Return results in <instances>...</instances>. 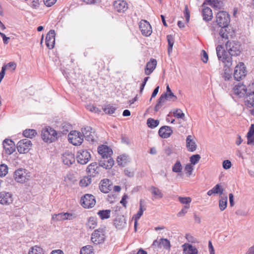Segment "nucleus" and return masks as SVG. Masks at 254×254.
I'll return each instance as SVG.
<instances>
[{
    "mask_svg": "<svg viewBox=\"0 0 254 254\" xmlns=\"http://www.w3.org/2000/svg\"><path fill=\"white\" fill-rule=\"evenodd\" d=\"M217 25L213 26L211 28L212 34L216 39L225 41L231 36L230 29L228 27L230 21V15L224 11L218 12L216 15Z\"/></svg>",
    "mask_w": 254,
    "mask_h": 254,
    "instance_id": "1",
    "label": "nucleus"
},
{
    "mask_svg": "<svg viewBox=\"0 0 254 254\" xmlns=\"http://www.w3.org/2000/svg\"><path fill=\"white\" fill-rule=\"evenodd\" d=\"M225 47L228 54L221 45H218L216 47V54L218 60L222 62L225 66L230 67L232 65V56H238L241 52V45L238 41H228L225 44Z\"/></svg>",
    "mask_w": 254,
    "mask_h": 254,
    "instance_id": "2",
    "label": "nucleus"
},
{
    "mask_svg": "<svg viewBox=\"0 0 254 254\" xmlns=\"http://www.w3.org/2000/svg\"><path fill=\"white\" fill-rule=\"evenodd\" d=\"M42 139L47 143H51L55 141L58 138L57 132L51 127H45L41 131Z\"/></svg>",
    "mask_w": 254,
    "mask_h": 254,
    "instance_id": "3",
    "label": "nucleus"
},
{
    "mask_svg": "<svg viewBox=\"0 0 254 254\" xmlns=\"http://www.w3.org/2000/svg\"><path fill=\"white\" fill-rule=\"evenodd\" d=\"M105 240V229L99 228L94 231L91 235V240L94 244L103 243Z\"/></svg>",
    "mask_w": 254,
    "mask_h": 254,
    "instance_id": "4",
    "label": "nucleus"
},
{
    "mask_svg": "<svg viewBox=\"0 0 254 254\" xmlns=\"http://www.w3.org/2000/svg\"><path fill=\"white\" fill-rule=\"evenodd\" d=\"M77 162L82 165L87 164L91 159L90 153L86 149H81L78 151L76 154Z\"/></svg>",
    "mask_w": 254,
    "mask_h": 254,
    "instance_id": "5",
    "label": "nucleus"
},
{
    "mask_svg": "<svg viewBox=\"0 0 254 254\" xmlns=\"http://www.w3.org/2000/svg\"><path fill=\"white\" fill-rule=\"evenodd\" d=\"M81 204L85 208H92L96 204L95 197L90 194H85L81 199Z\"/></svg>",
    "mask_w": 254,
    "mask_h": 254,
    "instance_id": "6",
    "label": "nucleus"
},
{
    "mask_svg": "<svg viewBox=\"0 0 254 254\" xmlns=\"http://www.w3.org/2000/svg\"><path fill=\"white\" fill-rule=\"evenodd\" d=\"M69 141L74 145H80L83 139L80 132L76 130L71 131L68 135Z\"/></svg>",
    "mask_w": 254,
    "mask_h": 254,
    "instance_id": "7",
    "label": "nucleus"
},
{
    "mask_svg": "<svg viewBox=\"0 0 254 254\" xmlns=\"http://www.w3.org/2000/svg\"><path fill=\"white\" fill-rule=\"evenodd\" d=\"M247 74L246 67L243 63H240L235 68L234 72V78L240 81L244 78Z\"/></svg>",
    "mask_w": 254,
    "mask_h": 254,
    "instance_id": "8",
    "label": "nucleus"
},
{
    "mask_svg": "<svg viewBox=\"0 0 254 254\" xmlns=\"http://www.w3.org/2000/svg\"><path fill=\"white\" fill-rule=\"evenodd\" d=\"M32 146L31 141L28 139H23L17 144V150L20 153H26Z\"/></svg>",
    "mask_w": 254,
    "mask_h": 254,
    "instance_id": "9",
    "label": "nucleus"
},
{
    "mask_svg": "<svg viewBox=\"0 0 254 254\" xmlns=\"http://www.w3.org/2000/svg\"><path fill=\"white\" fill-rule=\"evenodd\" d=\"M139 29L142 34L145 36H149L152 32V28L150 23L145 20H141L139 23Z\"/></svg>",
    "mask_w": 254,
    "mask_h": 254,
    "instance_id": "10",
    "label": "nucleus"
},
{
    "mask_svg": "<svg viewBox=\"0 0 254 254\" xmlns=\"http://www.w3.org/2000/svg\"><path fill=\"white\" fill-rule=\"evenodd\" d=\"M62 159L64 165L70 166L75 162L74 154L72 153L71 151H66L63 154Z\"/></svg>",
    "mask_w": 254,
    "mask_h": 254,
    "instance_id": "11",
    "label": "nucleus"
},
{
    "mask_svg": "<svg viewBox=\"0 0 254 254\" xmlns=\"http://www.w3.org/2000/svg\"><path fill=\"white\" fill-rule=\"evenodd\" d=\"M3 147L6 154H11L15 150V144L13 141L9 139H5L2 142Z\"/></svg>",
    "mask_w": 254,
    "mask_h": 254,
    "instance_id": "12",
    "label": "nucleus"
},
{
    "mask_svg": "<svg viewBox=\"0 0 254 254\" xmlns=\"http://www.w3.org/2000/svg\"><path fill=\"white\" fill-rule=\"evenodd\" d=\"M29 178V173L26 170L21 168L17 170V182L25 183Z\"/></svg>",
    "mask_w": 254,
    "mask_h": 254,
    "instance_id": "13",
    "label": "nucleus"
},
{
    "mask_svg": "<svg viewBox=\"0 0 254 254\" xmlns=\"http://www.w3.org/2000/svg\"><path fill=\"white\" fill-rule=\"evenodd\" d=\"M98 152L102 158L108 159L111 157L113 151L111 148L105 145H101L98 147Z\"/></svg>",
    "mask_w": 254,
    "mask_h": 254,
    "instance_id": "14",
    "label": "nucleus"
},
{
    "mask_svg": "<svg viewBox=\"0 0 254 254\" xmlns=\"http://www.w3.org/2000/svg\"><path fill=\"white\" fill-rule=\"evenodd\" d=\"M81 132L86 140L91 142L94 141L95 132L92 131V128L91 127L87 126L82 127Z\"/></svg>",
    "mask_w": 254,
    "mask_h": 254,
    "instance_id": "15",
    "label": "nucleus"
},
{
    "mask_svg": "<svg viewBox=\"0 0 254 254\" xmlns=\"http://www.w3.org/2000/svg\"><path fill=\"white\" fill-rule=\"evenodd\" d=\"M55 42V31L54 30H50L47 33L46 37V44L49 49L54 48Z\"/></svg>",
    "mask_w": 254,
    "mask_h": 254,
    "instance_id": "16",
    "label": "nucleus"
},
{
    "mask_svg": "<svg viewBox=\"0 0 254 254\" xmlns=\"http://www.w3.org/2000/svg\"><path fill=\"white\" fill-rule=\"evenodd\" d=\"M75 218V216L74 214L69 213H60L53 216V219L56 221L72 220Z\"/></svg>",
    "mask_w": 254,
    "mask_h": 254,
    "instance_id": "17",
    "label": "nucleus"
},
{
    "mask_svg": "<svg viewBox=\"0 0 254 254\" xmlns=\"http://www.w3.org/2000/svg\"><path fill=\"white\" fill-rule=\"evenodd\" d=\"M99 188L102 192L107 193L112 190V183L109 180L104 179L101 181L99 186Z\"/></svg>",
    "mask_w": 254,
    "mask_h": 254,
    "instance_id": "18",
    "label": "nucleus"
},
{
    "mask_svg": "<svg viewBox=\"0 0 254 254\" xmlns=\"http://www.w3.org/2000/svg\"><path fill=\"white\" fill-rule=\"evenodd\" d=\"M193 138V136L190 135L186 138V147L188 151L190 152H194L197 148V145Z\"/></svg>",
    "mask_w": 254,
    "mask_h": 254,
    "instance_id": "19",
    "label": "nucleus"
},
{
    "mask_svg": "<svg viewBox=\"0 0 254 254\" xmlns=\"http://www.w3.org/2000/svg\"><path fill=\"white\" fill-rule=\"evenodd\" d=\"M13 201L12 194L9 192H0V203L9 204Z\"/></svg>",
    "mask_w": 254,
    "mask_h": 254,
    "instance_id": "20",
    "label": "nucleus"
},
{
    "mask_svg": "<svg viewBox=\"0 0 254 254\" xmlns=\"http://www.w3.org/2000/svg\"><path fill=\"white\" fill-rule=\"evenodd\" d=\"M158 133L162 138H167L173 133V130L169 126H163L159 129Z\"/></svg>",
    "mask_w": 254,
    "mask_h": 254,
    "instance_id": "21",
    "label": "nucleus"
},
{
    "mask_svg": "<svg viewBox=\"0 0 254 254\" xmlns=\"http://www.w3.org/2000/svg\"><path fill=\"white\" fill-rule=\"evenodd\" d=\"M204 4L205 2L202 5L203 7L202 9L203 19L206 21H210L213 17L212 11L210 8L205 6Z\"/></svg>",
    "mask_w": 254,
    "mask_h": 254,
    "instance_id": "22",
    "label": "nucleus"
},
{
    "mask_svg": "<svg viewBox=\"0 0 254 254\" xmlns=\"http://www.w3.org/2000/svg\"><path fill=\"white\" fill-rule=\"evenodd\" d=\"M114 8L118 12H124L127 9V4L124 0L115 1L114 3Z\"/></svg>",
    "mask_w": 254,
    "mask_h": 254,
    "instance_id": "23",
    "label": "nucleus"
},
{
    "mask_svg": "<svg viewBox=\"0 0 254 254\" xmlns=\"http://www.w3.org/2000/svg\"><path fill=\"white\" fill-rule=\"evenodd\" d=\"M182 247L183 248L184 254H197L198 253L197 249L190 244L185 243Z\"/></svg>",
    "mask_w": 254,
    "mask_h": 254,
    "instance_id": "24",
    "label": "nucleus"
},
{
    "mask_svg": "<svg viewBox=\"0 0 254 254\" xmlns=\"http://www.w3.org/2000/svg\"><path fill=\"white\" fill-rule=\"evenodd\" d=\"M114 161L110 157L108 159L102 158L99 161V166L103 168L108 169H110L114 165Z\"/></svg>",
    "mask_w": 254,
    "mask_h": 254,
    "instance_id": "25",
    "label": "nucleus"
},
{
    "mask_svg": "<svg viewBox=\"0 0 254 254\" xmlns=\"http://www.w3.org/2000/svg\"><path fill=\"white\" fill-rule=\"evenodd\" d=\"M157 64V61L155 59H151L148 62L145 68V73L146 75H150L155 69Z\"/></svg>",
    "mask_w": 254,
    "mask_h": 254,
    "instance_id": "26",
    "label": "nucleus"
},
{
    "mask_svg": "<svg viewBox=\"0 0 254 254\" xmlns=\"http://www.w3.org/2000/svg\"><path fill=\"white\" fill-rule=\"evenodd\" d=\"M234 91L235 94L241 97L246 93L247 89L245 85L239 83L234 87Z\"/></svg>",
    "mask_w": 254,
    "mask_h": 254,
    "instance_id": "27",
    "label": "nucleus"
},
{
    "mask_svg": "<svg viewBox=\"0 0 254 254\" xmlns=\"http://www.w3.org/2000/svg\"><path fill=\"white\" fill-rule=\"evenodd\" d=\"M149 190L153 196L152 199H160L163 196V194L161 190L157 187L151 186L149 189Z\"/></svg>",
    "mask_w": 254,
    "mask_h": 254,
    "instance_id": "28",
    "label": "nucleus"
},
{
    "mask_svg": "<svg viewBox=\"0 0 254 254\" xmlns=\"http://www.w3.org/2000/svg\"><path fill=\"white\" fill-rule=\"evenodd\" d=\"M167 100L166 94L163 93L159 98L158 102L156 104L154 110L155 112H157L161 108V107L164 105V104Z\"/></svg>",
    "mask_w": 254,
    "mask_h": 254,
    "instance_id": "29",
    "label": "nucleus"
},
{
    "mask_svg": "<svg viewBox=\"0 0 254 254\" xmlns=\"http://www.w3.org/2000/svg\"><path fill=\"white\" fill-rule=\"evenodd\" d=\"M115 226L118 229H122L125 227L126 225L125 219L124 217H117L114 222Z\"/></svg>",
    "mask_w": 254,
    "mask_h": 254,
    "instance_id": "30",
    "label": "nucleus"
},
{
    "mask_svg": "<svg viewBox=\"0 0 254 254\" xmlns=\"http://www.w3.org/2000/svg\"><path fill=\"white\" fill-rule=\"evenodd\" d=\"M254 125H251L249 132L247 133L248 144H254Z\"/></svg>",
    "mask_w": 254,
    "mask_h": 254,
    "instance_id": "31",
    "label": "nucleus"
},
{
    "mask_svg": "<svg viewBox=\"0 0 254 254\" xmlns=\"http://www.w3.org/2000/svg\"><path fill=\"white\" fill-rule=\"evenodd\" d=\"M96 225L97 219L94 217H90L86 222V227L90 230H92L96 227Z\"/></svg>",
    "mask_w": 254,
    "mask_h": 254,
    "instance_id": "32",
    "label": "nucleus"
},
{
    "mask_svg": "<svg viewBox=\"0 0 254 254\" xmlns=\"http://www.w3.org/2000/svg\"><path fill=\"white\" fill-rule=\"evenodd\" d=\"M37 134V131L34 129H26L23 131V135L27 138H32Z\"/></svg>",
    "mask_w": 254,
    "mask_h": 254,
    "instance_id": "33",
    "label": "nucleus"
},
{
    "mask_svg": "<svg viewBox=\"0 0 254 254\" xmlns=\"http://www.w3.org/2000/svg\"><path fill=\"white\" fill-rule=\"evenodd\" d=\"M97 214L102 220L108 219L110 217L111 210L109 209L99 210Z\"/></svg>",
    "mask_w": 254,
    "mask_h": 254,
    "instance_id": "34",
    "label": "nucleus"
},
{
    "mask_svg": "<svg viewBox=\"0 0 254 254\" xmlns=\"http://www.w3.org/2000/svg\"><path fill=\"white\" fill-rule=\"evenodd\" d=\"M227 196H221L219 201V207L221 211H223L225 209L227 206Z\"/></svg>",
    "mask_w": 254,
    "mask_h": 254,
    "instance_id": "35",
    "label": "nucleus"
},
{
    "mask_svg": "<svg viewBox=\"0 0 254 254\" xmlns=\"http://www.w3.org/2000/svg\"><path fill=\"white\" fill-rule=\"evenodd\" d=\"M179 201L182 204H185L184 207L185 209H189L190 206V203L191 201V199L190 197H179Z\"/></svg>",
    "mask_w": 254,
    "mask_h": 254,
    "instance_id": "36",
    "label": "nucleus"
},
{
    "mask_svg": "<svg viewBox=\"0 0 254 254\" xmlns=\"http://www.w3.org/2000/svg\"><path fill=\"white\" fill-rule=\"evenodd\" d=\"M143 200L141 199L139 202V209L137 213L133 217V219L138 220L142 215L143 211L145 210V208L143 207Z\"/></svg>",
    "mask_w": 254,
    "mask_h": 254,
    "instance_id": "37",
    "label": "nucleus"
},
{
    "mask_svg": "<svg viewBox=\"0 0 254 254\" xmlns=\"http://www.w3.org/2000/svg\"><path fill=\"white\" fill-rule=\"evenodd\" d=\"M167 39L168 43V52L169 55L172 52L173 46L174 43V38L171 35H167Z\"/></svg>",
    "mask_w": 254,
    "mask_h": 254,
    "instance_id": "38",
    "label": "nucleus"
},
{
    "mask_svg": "<svg viewBox=\"0 0 254 254\" xmlns=\"http://www.w3.org/2000/svg\"><path fill=\"white\" fill-rule=\"evenodd\" d=\"M98 168V166L97 163L94 162L91 163L87 168V172L91 174V175H94V174L96 173Z\"/></svg>",
    "mask_w": 254,
    "mask_h": 254,
    "instance_id": "39",
    "label": "nucleus"
},
{
    "mask_svg": "<svg viewBox=\"0 0 254 254\" xmlns=\"http://www.w3.org/2000/svg\"><path fill=\"white\" fill-rule=\"evenodd\" d=\"M91 183V175L84 177L80 181V185L82 187H86Z\"/></svg>",
    "mask_w": 254,
    "mask_h": 254,
    "instance_id": "40",
    "label": "nucleus"
},
{
    "mask_svg": "<svg viewBox=\"0 0 254 254\" xmlns=\"http://www.w3.org/2000/svg\"><path fill=\"white\" fill-rule=\"evenodd\" d=\"M209 4L212 6L217 8H221L223 6V2L221 0H207Z\"/></svg>",
    "mask_w": 254,
    "mask_h": 254,
    "instance_id": "41",
    "label": "nucleus"
},
{
    "mask_svg": "<svg viewBox=\"0 0 254 254\" xmlns=\"http://www.w3.org/2000/svg\"><path fill=\"white\" fill-rule=\"evenodd\" d=\"M159 124V121L157 120H154L152 118H149L147 120V125L148 127L151 128L157 127Z\"/></svg>",
    "mask_w": 254,
    "mask_h": 254,
    "instance_id": "42",
    "label": "nucleus"
},
{
    "mask_svg": "<svg viewBox=\"0 0 254 254\" xmlns=\"http://www.w3.org/2000/svg\"><path fill=\"white\" fill-rule=\"evenodd\" d=\"M28 254H44V252L41 247L35 246L30 249Z\"/></svg>",
    "mask_w": 254,
    "mask_h": 254,
    "instance_id": "43",
    "label": "nucleus"
},
{
    "mask_svg": "<svg viewBox=\"0 0 254 254\" xmlns=\"http://www.w3.org/2000/svg\"><path fill=\"white\" fill-rule=\"evenodd\" d=\"M80 254H94L93 249L91 246L83 247L80 250Z\"/></svg>",
    "mask_w": 254,
    "mask_h": 254,
    "instance_id": "44",
    "label": "nucleus"
},
{
    "mask_svg": "<svg viewBox=\"0 0 254 254\" xmlns=\"http://www.w3.org/2000/svg\"><path fill=\"white\" fill-rule=\"evenodd\" d=\"M3 67L7 70L8 72H13L16 69V64L14 62H10L7 64H4Z\"/></svg>",
    "mask_w": 254,
    "mask_h": 254,
    "instance_id": "45",
    "label": "nucleus"
},
{
    "mask_svg": "<svg viewBox=\"0 0 254 254\" xmlns=\"http://www.w3.org/2000/svg\"><path fill=\"white\" fill-rule=\"evenodd\" d=\"M246 102L249 105L254 106V91L249 93L247 94Z\"/></svg>",
    "mask_w": 254,
    "mask_h": 254,
    "instance_id": "46",
    "label": "nucleus"
},
{
    "mask_svg": "<svg viewBox=\"0 0 254 254\" xmlns=\"http://www.w3.org/2000/svg\"><path fill=\"white\" fill-rule=\"evenodd\" d=\"M183 169L180 161H177L172 167V171L175 173H180Z\"/></svg>",
    "mask_w": 254,
    "mask_h": 254,
    "instance_id": "47",
    "label": "nucleus"
},
{
    "mask_svg": "<svg viewBox=\"0 0 254 254\" xmlns=\"http://www.w3.org/2000/svg\"><path fill=\"white\" fill-rule=\"evenodd\" d=\"M214 194H219L221 195L223 193V187L219 184H217L212 189Z\"/></svg>",
    "mask_w": 254,
    "mask_h": 254,
    "instance_id": "48",
    "label": "nucleus"
},
{
    "mask_svg": "<svg viewBox=\"0 0 254 254\" xmlns=\"http://www.w3.org/2000/svg\"><path fill=\"white\" fill-rule=\"evenodd\" d=\"M159 244L162 245L165 249L167 250H170L171 245L170 241L168 239L163 238L161 239Z\"/></svg>",
    "mask_w": 254,
    "mask_h": 254,
    "instance_id": "49",
    "label": "nucleus"
},
{
    "mask_svg": "<svg viewBox=\"0 0 254 254\" xmlns=\"http://www.w3.org/2000/svg\"><path fill=\"white\" fill-rule=\"evenodd\" d=\"M116 110V108L111 105H108L103 108V111L108 114H113Z\"/></svg>",
    "mask_w": 254,
    "mask_h": 254,
    "instance_id": "50",
    "label": "nucleus"
},
{
    "mask_svg": "<svg viewBox=\"0 0 254 254\" xmlns=\"http://www.w3.org/2000/svg\"><path fill=\"white\" fill-rule=\"evenodd\" d=\"M200 158V156L199 154H194L192 155L190 158V164L195 165L199 162Z\"/></svg>",
    "mask_w": 254,
    "mask_h": 254,
    "instance_id": "51",
    "label": "nucleus"
},
{
    "mask_svg": "<svg viewBox=\"0 0 254 254\" xmlns=\"http://www.w3.org/2000/svg\"><path fill=\"white\" fill-rule=\"evenodd\" d=\"M8 173V167L5 164L0 165V177L5 176Z\"/></svg>",
    "mask_w": 254,
    "mask_h": 254,
    "instance_id": "52",
    "label": "nucleus"
},
{
    "mask_svg": "<svg viewBox=\"0 0 254 254\" xmlns=\"http://www.w3.org/2000/svg\"><path fill=\"white\" fill-rule=\"evenodd\" d=\"M185 170L186 172V174L188 176H190L192 174V171L193 170V167L190 164H187L185 168Z\"/></svg>",
    "mask_w": 254,
    "mask_h": 254,
    "instance_id": "53",
    "label": "nucleus"
},
{
    "mask_svg": "<svg viewBox=\"0 0 254 254\" xmlns=\"http://www.w3.org/2000/svg\"><path fill=\"white\" fill-rule=\"evenodd\" d=\"M174 115L177 118L184 119V118L185 117V114L183 113L182 111L180 109H177L174 112Z\"/></svg>",
    "mask_w": 254,
    "mask_h": 254,
    "instance_id": "54",
    "label": "nucleus"
},
{
    "mask_svg": "<svg viewBox=\"0 0 254 254\" xmlns=\"http://www.w3.org/2000/svg\"><path fill=\"white\" fill-rule=\"evenodd\" d=\"M164 94H166L167 95V99L169 100L175 101L177 100V97L174 94V93L172 92L171 93H163Z\"/></svg>",
    "mask_w": 254,
    "mask_h": 254,
    "instance_id": "55",
    "label": "nucleus"
},
{
    "mask_svg": "<svg viewBox=\"0 0 254 254\" xmlns=\"http://www.w3.org/2000/svg\"><path fill=\"white\" fill-rule=\"evenodd\" d=\"M223 167L225 169H229L231 167L232 164L231 161L228 160H224L223 162Z\"/></svg>",
    "mask_w": 254,
    "mask_h": 254,
    "instance_id": "56",
    "label": "nucleus"
},
{
    "mask_svg": "<svg viewBox=\"0 0 254 254\" xmlns=\"http://www.w3.org/2000/svg\"><path fill=\"white\" fill-rule=\"evenodd\" d=\"M87 109L91 112H93L94 113H99L100 112V110L97 108L96 107L93 105H88L87 106Z\"/></svg>",
    "mask_w": 254,
    "mask_h": 254,
    "instance_id": "57",
    "label": "nucleus"
},
{
    "mask_svg": "<svg viewBox=\"0 0 254 254\" xmlns=\"http://www.w3.org/2000/svg\"><path fill=\"white\" fill-rule=\"evenodd\" d=\"M202 60L203 61V63H206L208 61V55L206 53V52L204 51V50H202Z\"/></svg>",
    "mask_w": 254,
    "mask_h": 254,
    "instance_id": "58",
    "label": "nucleus"
},
{
    "mask_svg": "<svg viewBox=\"0 0 254 254\" xmlns=\"http://www.w3.org/2000/svg\"><path fill=\"white\" fill-rule=\"evenodd\" d=\"M57 0H44L45 4L48 7L51 6L56 2Z\"/></svg>",
    "mask_w": 254,
    "mask_h": 254,
    "instance_id": "59",
    "label": "nucleus"
},
{
    "mask_svg": "<svg viewBox=\"0 0 254 254\" xmlns=\"http://www.w3.org/2000/svg\"><path fill=\"white\" fill-rule=\"evenodd\" d=\"M185 17L187 22H188L190 20V14L187 5L185 6Z\"/></svg>",
    "mask_w": 254,
    "mask_h": 254,
    "instance_id": "60",
    "label": "nucleus"
},
{
    "mask_svg": "<svg viewBox=\"0 0 254 254\" xmlns=\"http://www.w3.org/2000/svg\"><path fill=\"white\" fill-rule=\"evenodd\" d=\"M124 172L125 175L129 177H132L133 176V172L128 169H125Z\"/></svg>",
    "mask_w": 254,
    "mask_h": 254,
    "instance_id": "61",
    "label": "nucleus"
},
{
    "mask_svg": "<svg viewBox=\"0 0 254 254\" xmlns=\"http://www.w3.org/2000/svg\"><path fill=\"white\" fill-rule=\"evenodd\" d=\"M187 209H185V207H183V209L178 213L177 216L178 217L184 216L187 213Z\"/></svg>",
    "mask_w": 254,
    "mask_h": 254,
    "instance_id": "62",
    "label": "nucleus"
},
{
    "mask_svg": "<svg viewBox=\"0 0 254 254\" xmlns=\"http://www.w3.org/2000/svg\"><path fill=\"white\" fill-rule=\"evenodd\" d=\"M0 35L2 38L4 44H6L8 42V40L9 39V37H7L5 36V35L0 32Z\"/></svg>",
    "mask_w": 254,
    "mask_h": 254,
    "instance_id": "63",
    "label": "nucleus"
},
{
    "mask_svg": "<svg viewBox=\"0 0 254 254\" xmlns=\"http://www.w3.org/2000/svg\"><path fill=\"white\" fill-rule=\"evenodd\" d=\"M208 248L210 254H215L214 250L211 241H209Z\"/></svg>",
    "mask_w": 254,
    "mask_h": 254,
    "instance_id": "64",
    "label": "nucleus"
}]
</instances>
